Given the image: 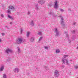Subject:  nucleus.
Masks as SVG:
<instances>
[{
  "label": "nucleus",
  "instance_id": "1",
  "mask_svg": "<svg viewBox=\"0 0 78 78\" xmlns=\"http://www.w3.org/2000/svg\"><path fill=\"white\" fill-rule=\"evenodd\" d=\"M68 56L69 55H64L63 57L64 58H63L62 60L63 64H65V63H66V65H69V60L65 58H66V57H68Z\"/></svg>",
  "mask_w": 78,
  "mask_h": 78
},
{
  "label": "nucleus",
  "instance_id": "2",
  "mask_svg": "<svg viewBox=\"0 0 78 78\" xmlns=\"http://www.w3.org/2000/svg\"><path fill=\"white\" fill-rule=\"evenodd\" d=\"M23 40V39L22 37H18L16 39V42L18 44H22V42Z\"/></svg>",
  "mask_w": 78,
  "mask_h": 78
},
{
  "label": "nucleus",
  "instance_id": "3",
  "mask_svg": "<svg viewBox=\"0 0 78 78\" xmlns=\"http://www.w3.org/2000/svg\"><path fill=\"white\" fill-rule=\"evenodd\" d=\"M15 8L14 6H10L9 7V9L7 11V12L9 14H11V10H13V9H15Z\"/></svg>",
  "mask_w": 78,
  "mask_h": 78
},
{
  "label": "nucleus",
  "instance_id": "4",
  "mask_svg": "<svg viewBox=\"0 0 78 78\" xmlns=\"http://www.w3.org/2000/svg\"><path fill=\"white\" fill-rule=\"evenodd\" d=\"M55 33L56 34L55 35V36H58L59 35V32L58 30V29L57 28H55Z\"/></svg>",
  "mask_w": 78,
  "mask_h": 78
},
{
  "label": "nucleus",
  "instance_id": "5",
  "mask_svg": "<svg viewBox=\"0 0 78 78\" xmlns=\"http://www.w3.org/2000/svg\"><path fill=\"white\" fill-rule=\"evenodd\" d=\"M12 51L11 49H9V48H7L5 51L7 54H9V52L11 53Z\"/></svg>",
  "mask_w": 78,
  "mask_h": 78
},
{
  "label": "nucleus",
  "instance_id": "6",
  "mask_svg": "<svg viewBox=\"0 0 78 78\" xmlns=\"http://www.w3.org/2000/svg\"><path fill=\"white\" fill-rule=\"evenodd\" d=\"M57 4H58V2L56 1L55 3V4L54 6V8H55V9H58V5Z\"/></svg>",
  "mask_w": 78,
  "mask_h": 78
},
{
  "label": "nucleus",
  "instance_id": "7",
  "mask_svg": "<svg viewBox=\"0 0 78 78\" xmlns=\"http://www.w3.org/2000/svg\"><path fill=\"white\" fill-rule=\"evenodd\" d=\"M38 3H39V4H41V5H42V4L45 3V1L44 0H40L38 1Z\"/></svg>",
  "mask_w": 78,
  "mask_h": 78
},
{
  "label": "nucleus",
  "instance_id": "8",
  "mask_svg": "<svg viewBox=\"0 0 78 78\" xmlns=\"http://www.w3.org/2000/svg\"><path fill=\"white\" fill-rule=\"evenodd\" d=\"M54 75L55 76L58 77V71L57 70H56L55 72L54 73Z\"/></svg>",
  "mask_w": 78,
  "mask_h": 78
},
{
  "label": "nucleus",
  "instance_id": "9",
  "mask_svg": "<svg viewBox=\"0 0 78 78\" xmlns=\"http://www.w3.org/2000/svg\"><path fill=\"white\" fill-rule=\"evenodd\" d=\"M5 68L4 67V66H2L0 68V72H2L4 70V69Z\"/></svg>",
  "mask_w": 78,
  "mask_h": 78
},
{
  "label": "nucleus",
  "instance_id": "10",
  "mask_svg": "<svg viewBox=\"0 0 78 78\" xmlns=\"http://www.w3.org/2000/svg\"><path fill=\"white\" fill-rule=\"evenodd\" d=\"M34 41V37H32L30 39V41L31 42H33Z\"/></svg>",
  "mask_w": 78,
  "mask_h": 78
},
{
  "label": "nucleus",
  "instance_id": "11",
  "mask_svg": "<svg viewBox=\"0 0 78 78\" xmlns=\"http://www.w3.org/2000/svg\"><path fill=\"white\" fill-rule=\"evenodd\" d=\"M61 27H65V24H64V23L63 21H61Z\"/></svg>",
  "mask_w": 78,
  "mask_h": 78
},
{
  "label": "nucleus",
  "instance_id": "12",
  "mask_svg": "<svg viewBox=\"0 0 78 78\" xmlns=\"http://www.w3.org/2000/svg\"><path fill=\"white\" fill-rule=\"evenodd\" d=\"M30 24L31 26H34V21H32L30 22Z\"/></svg>",
  "mask_w": 78,
  "mask_h": 78
},
{
  "label": "nucleus",
  "instance_id": "13",
  "mask_svg": "<svg viewBox=\"0 0 78 78\" xmlns=\"http://www.w3.org/2000/svg\"><path fill=\"white\" fill-rule=\"evenodd\" d=\"M19 69H18V68H15L14 70V72H16L17 73H18V72H19Z\"/></svg>",
  "mask_w": 78,
  "mask_h": 78
},
{
  "label": "nucleus",
  "instance_id": "14",
  "mask_svg": "<svg viewBox=\"0 0 78 78\" xmlns=\"http://www.w3.org/2000/svg\"><path fill=\"white\" fill-rule=\"evenodd\" d=\"M8 17H9V18L11 20H14V19L12 17V16H10L9 15H8Z\"/></svg>",
  "mask_w": 78,
  "mask_h": 78
},
{
  "label": "nucleus",
  "instance_id": "15",
  "mask_svg": "<svg viewBox=\"0 0 78 78\" xmlns=\"http://www.w3.org/2000/svg\"><path fill=\"white\" fill-rule=\"evenodd\" d=\"M64 33L66 35V37H69V35L67 34V32H66V31H64Z\"/></svg>",
  "mask_w": 78,
  "mask_h": 78
},
{
  "label": "nucleus",
  "instance_id": "16",
  "mask_svg": "<svg viewBox=\"0 0 78 78\" xmlns=\"http://www.w3.org/2000/svg\"><path fill=\"white\" fill-rule=\"evenodd\" d=\"M60 52V51L59 50V49H57L56 50V53H59Z\"/></svg>",
  "mask_w": 78,
  "mask_h": 78
},
{
  "label": "nucleus",
  "instance_id": "17",
  "mask_svg": "<svg viewBox=\"0 0 78 78\" xmlns=\"http://www.w3.org/2000/svg\"><path fill=\"white\" fill-rule=\"evenodd\" d=\"M17 48H18V53H20V48L19 47H17Z\"/></svg>",
  "mask_w": 78,
  "mask_h": 78
},
{
  "label": "nucleus",
  "instance_id": "18",
  "mask_svg": "<svg viewBox=\"0 0 78 78\" xmlns=\"http://www.w3.org/2000/svg\"><path fill=\"white\" fill-rule=\"evenodd\" d=\"M3 78H7V77L6 76V75L5 74H4L3 75Z\"/></svg>",
  "mask_w": 78,
  "mask_h": 78
},
{
  "label": "nucleus",
  "instance_id": "19",
  "mask_svg": "<svg viewBox=\"0 0 78 78\" xmlns=\"http://www.w3.org/2000/svg\"><path fill=\"white\" fill-rule=\"evenodd\" d=\"M36 9H37V10H38V9H39V8H38V4H37V5H36Z\"/></svg>",
  "mask_w": 78,
  "mask_h": 78
},
{
  "label": "nucleus",
  "instance_id": "20",
  "mask_svg": "<svg viewBox=\"0 0 78 78\" xmlns=\"http://www.w3.org/2000/svg\"><path fill=\"white\" fill-rule=\"evenodd\" d=\"M71 33L72 34H75V30H73L71 31Z\"/></svg>",
  "mask_w": 78,
  "mask_h": 78
},
{
  "label": "nucleus",
  "instance_id": "21",
  "mask_svg": "<svg viewBox=\"0 0 78 78\" xmlns=\"http://www.w3.org/2000/svg\"><path fill=\"white\" fill-rule=\"evenodd\" d=\"M72 39H73V40H74V39H75V36H73L72 37Z\"/></svg>",
  "mask_w": 78,
  "mask_h": 78
},
{
  "label": "nucleus",
  "instance_id": "22",
  "mask_svg": "<svg viewBox=\"0 0 78 78\" xmlns=\"http://www.w3.org/2000/svg\"><path fill=\"white\" fill-rule=\"evenodd\" d=\"M29 35H30V32H28L27 33V37H29Z\"/></svg>",
  "mask_w": 78,
  "mask_h": 78
},
{
  "label": "nucleus",
  "instance_id": "23",
  "mask_svg": "<svg viewBox=\"0 0 78 78\" xmlns=\"http://www.w3.org/2000/svg\"><path fill=\"white\" fill-rule=\"evenodd\" d=\"M44 48H45V49H46V50L48 49V47L47 46H44Z\"/></svg>",
  "mask_w": 78,
  "mask_h": 78
},
{
  "label": "nucleus",
  "instance_id": "24",
  "mask_svg": "<svg viewBox=\"0 0 78 78\" xmlns=\"http://www.w3.org/2000/svg\"><path fill=\"white\" fill-rule=\"evenodd\" d=\"M42 37H40L39 39V41H41V40H42Z\"/></svg>",
  "mask_w": 78,
  "mask_h": 78
},
{
  "label": "nucleus",
  "instance_id": "25",
  "mask_svg": "<svg viewBox=\"0 0 78 78\" xmlns=\"http://www.w3.org/2000/svg\"><path fill=\"white\" fill-rule=\"evenodd\" d=\"M60 11H61V12H64V10L61 9H59Z\"/></svg>",
  "mask_w": 78,
  "mask_h": 78
},
{
  "label": "nucleus",
  "instance_id": "26",
  "mask_svg": "<svg viewBox=\"0 0 78 78\" xmlns=\"http://www.w3.org/2000/svg\"><path fill=\"white\" fill-rule=\"evenodd\" d=\"M74 67H75V69H78V66H75Z\"/></svg>",
  "mask_w": 78,
  "mask_h": 78
},
{
  "label": "nucleus",
  "instance_id": "27",
  "mask_svg": "<svg viewBox=\"0 0 78 78\" xmlns=\"http://www.w3.org/2000/svg\"><path fill=\"white\" fill-rule=\"evenodd\" d=\"M64 67H65V66H64V65H62L61 66V68H62V69H63V68H64Z\"/></svg>",
  "mask_w": 78,
  "mask_h": 78
},
{
  "label": "nucleus",
  "instance_id": "28",
  "mask_svg": "<svg viewBox=\"0 0 78 78\" xmlns=\"http://www.w3.org/2000/svg\"><path fill=\"white\" fill-rule=\"evenodd\" d=\"M27 14L28 15H29L30 14V12L29 11H28V13H27Z\"/></svg>",
  "mask_w": 78,
  "mask_h": 78
},
{
  "label": "nucleus",
  "instance_id": "29",
  "mask_svg": "<svg viewBox=\"0 0 78 78\" xmlns=\"http://www.w3.org/2000/svg\"><path fill=\"white\" fill-rule=\"evenodd\" d=\"M53 5V4H50L49 5V6L50 7H51V6H52Z\"/></svg>",
  "mask_w": 78,
  "mask_h": 78
},
{
  "label": "nucleus",
  "instance_id": "30",
  "mask_svg": "<svg viewBox=\"0 0 78 78\" xmlns=\"http://www.w3.org/2000/svg\"><path fill=\"white\" fill-rule=\"evenodd\" d=\"M61 20L62 21H63V20H64V19L63 18V17H62L61 18Z\"/></svg>",
  "mask_w": 78,
  "mask_h": 78
},
{
  "label": "nucleus",
  "instance_id": "31",
  "mask_svg": "<svg viewBox=\"0 0 78 78\" xmlns=\"http://www.w3.org/2000/svg\"><path fill=\"white\" fill-rule=\"evenodd\" d=\"M1 34L2 36H5V33H2Z\"/></svg>",
  "mask_w": 78,
  "mask_h": 78
},
{
  "label": "nucleus",
  "instance_id": "32",
  "mask_svg": "<svg viewBox=\"0 0 78 78\" xmlns=\"http://www.w3.org/2000/svg\"><path fill=\"white\" fill-rule=\"evenodd\" d=\"M2 17H4V16L3 14H1Z\"/></svg>",
  "mask_w": 78,
  "mask_h": 78
},
{
  "label": "nucleus",
  "instance_id": "33",
  "mask_svg": "<svg viewBox=\"0 0 78 78\" xmlns=\"http://www.w3.org/2000/svg\"><path fill=\"white\" fill-rule=\"evenodd\" d=\"M68 41L69 43H70V42H71V41L70 40L68 39Z\"/></svg>",
  "mask_w": 78,
  "mask_h": 78
},
{
  "label": "nucleus",
  "instance_id": "34",
  "mask_svg": "<svg viewBox=\"0 0 78 78\" xmlns=\"http://www.w3.org/2000/svg\"><path fill=\"white\" fill-rule=\"evenodd\" d=\"M41 33L40 32H39L38 33V34H39V35H41Z\"/></svg>",
  "mask_w": 78,
  "mask_h": 78
},
{
  "label": "nucleus",
  "instance_id": "35",
  "mask_svg": "<svg viewBox=\"0 0 78 78\" xmlns=\"http://www.w3.org/2000/svg\"><path fill=\"white\" fill-rule=\"evenodd\" d=\"M17 15H19V14H20V12H18L17 13Z\"/></svg>",
  "mask_w": 78,
  "mask_h": 78
},
{
  "label": "nucleus",
  "instance_id": "36",
  "mask_svg": "<svg viewBox=\"0 0 78 78\" xmlns=\"http://www.w3.org/2000/svg\"><path fill=\"white\" fill-rule=\"evenodd\" d=\"M21 33H22V32H23V29H21Z\"/></svg>",
  "mask_w": 78,
  "mask_h": 78
},
{
  "label": "nucleus",
  "instance_id": "37",
  "mask_svg": "<svg viewBox=\"0 0 78 78\" xmlns=\"http://www.w3.org/2000/svg\"><path fill=\"white\" fill-rule=\"evenodd\" d=\"M5 28H8V27H7V26H5Z\"/></svg>",
  "mask_w": 78,
  "mask_h": 78
},
{
  "label": "nucleus",
  "instance_id": "38",
  "mask_svg": "<svg viewBox=\"0 0 78 78\" xmlns=\"http://www.w3.org/2000/svg\"><path fill=\"white\" fill-rule=\"evenodd\" d=\"M68 10H69V11H71V10H70V9H68Z\"/></svg>",
  "mask_w": 78,
  "mask_h": 78
},
{
  "label": "nucleus",
  "instance_id": "39",
  "mask_svg": "<svg viewBox=\"0 0 78 78\" xmlns=\"http://www.w3.org/2000/svg\"><path fill=\"white\" fill-rule=\"evenodd\" d=\"M75 24H76V23H74L73 24V25H75Z\"/></svg>",
  "mask_w": 78,
  "mask_h": 78
},
{
  "label": "nucleus",
  "instance_id": "40",
  "mask_svg": "<svg viewBox=\"0 0 78 78\" xmlns=\"http://www.w3.org/2000/svg\"><path fill=\"white\" fill-rule=\"evenodd\" d=\"M49 14L50 15L51 14V12H50Z\"/></svg>",
  "mask_w": 78,
  "mask_h": 78
},
{
  "label": "nucleus",
  "instance_id": "41",
  "mask_svg": "<svg viewBox=\"0 0 78 78\" xmlns=\"http://www.w3.org/2000/svg\"><path fill=\"white\" fill-rule=\"evenodd\" d=\"M76 49H78V46L77 47Z\"/></svg>",
  "mask_w": 78,
  "mask_h": 78
},
{
  "label": "nucleus",
  "instance_id": "42",
  "mask_svg": "<svg viewBox=\"0 0 78 78\" xmlns=\"http://www.w3.org/2000/svg\"><path fill=\"white\" fill-rule=\"evenodd\" d=\"M10 24H12V23L10 22Z\"/></svg>",
  "mask_w": 78,
  "mask_h": 78
},
{
  "label": "nucleus",
  "instance_id": "43",
  "mask_svg": "<svg viewBox=\"0 0 78 78\" xmlns=\"http://www.w3.org/2000/svg\"><path fill=\"white\" fill-rule=\"evenodd\" d=\"M1 41H2V40H1V39H0V42H1Z\"/></svg>",
  "mask_w": 78,
  "mask_h": 78
},
{
  "label": "nucleus",
  "instance_id": "44",
  "mask_svg": "<svg viewBox=\"0 0 78 78\" xmlns=\"http://www.w3.org/2000/svg\"><path fill=\"white\" fill-rule=\"evenodd\" d=\"M56 16H57V15H55V16H54L56 17Z\"/></svg>",
  "mask_w": 78,
  "mask_h": 78
},
{
  "label": "nucleus",
  "instance_id": "45",
  "mask_svg": "<svg viewBox=\"0 0 78 78\" xmlns=\"http://www.w3.org/2000/svg\"><path fill=\"white\" fill-rule=\"evenodd\" d=\"M72 61V60H70V61Z\"/></svg>",
  "mask_w": 78,
  "mask_h": 78
},
{
  "label": "nucleus",
  "instance_id": "46",
  "mask_svg": "<svg viewBox=\"0 0 78 78\" xmlns=\"http://www.w3.org/2000/svg\"><path fill=\"white\" fill-rule=\"evenodd\" d=\"M36 69H37L36 68Z\"/></svg>",
  "mask_w": 78,
  "mask_h": 78
},
{
  "label": "nucleus",
  "instance_id": "47",
  "mask_svg": "<svg viewBox=\"0 0 78 78\" xmlns=\"http://www.w3.org/2000/svg\"><path fill=\"white\" fill-rule=\"evenodd\" d=\"M46 69H47V68H46Z\"/></svg>",
  "mask_w": 78,
  "mask_h": 78
}]
</instances>
